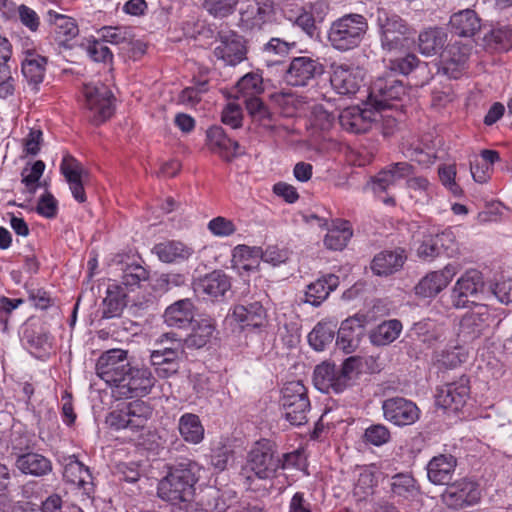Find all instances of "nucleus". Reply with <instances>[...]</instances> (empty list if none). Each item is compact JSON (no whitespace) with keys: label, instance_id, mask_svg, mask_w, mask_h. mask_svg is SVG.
I'll return each instance as SVG.
<instances>
[{"label":"nucleus","instance_id":"obj_1","mask_svg":"<svg viewBox=\"0 0 512 512\" xmlns=\"http://www.w3.org/2000/svg\"><path fill=\"white\" fill-rule=\"evenodd\" d=\"M96 374L113 387L119 398H133L149 394L156 379L148 368L133 367L128 351L109 349L103 352L96 363Z\"/></svg>","mask_w":512,"mask_h":512},{"label":"nucleus","instance_id":"obj_2","mask_svg":"<svg viewBox=\"0 0 512 512\" xmlns=\"http://www.w3.org/2000/svg\"><path fill=\"white\" fill-rule=\"evenodd\" d=\"M198 470L199 467L194 462H181L171 468L158 483V496L172 504L189 501L194 494Z\"/></svg>","mask_w":512,"mask_h":512},{"label":"nucleus","instance_id":"obj_3","mask_svg":"<svg viewBox=\"0 0 512 512\" xmlns=\"http://www.w3.org/2000/svg\"><path fill=\"white\" fill-rule=\"evenodd\" d=\"M367 30L368 22L363 15L345 14L331 23L327 33L328 42L335 50L346 52L361 44Z\"/></svg>","mask_w":512,"mask_h":512},{"label":"nucleus","instance_id":"obj_4","mask_svg":"<svg viewBox=\"0 0 512 512\" xmlns=\"http://www.w3.org/2000/svg\"><path fill=\"white\" fill-rule=\"evenodd\" d=\"M281 406L283 415L290 424L301 426L307 423L310 401L306 387L300 381L287 383L282 389Z\"/></svg>","mask_w":512,"mask_h":512},{"label":"nucleus","instance_id":"obj_5","mask_svg":"<svg viewBox=\"0 0 512 512\" xmlns=\"http://www.w3.org/2000/svg\"><path fill=\"white\" fill-rule=\"evenodd\" d=\"M83 105L89 113V118L95 124H100L109 119L113 112V94L107 85L87 83L83 86Z\"/></svg>","mask_w":512,"mask_h":512},{"label":"nucleus","instance_id":"obj_6","mask_svg":"<svg viewBox=\"0 0 512 512\" xmlns=\"http://www.w3.org/2000/svg\"><path fill=\"white\" fill-rule=\"evenodd\" d=\"M281 466V457L276 455L273 445L267 441L256 442L249 453L244 470L259 479H272Z\"/></svg>","mask_w":512,"mask_h":512},{"label":"nucleus","instance_id":"obj_7","mask_svg":"<svg viewBox=\"0 0 512 512\" xmlns=\"http://www.w3.org/2000/svg\"><path fill=\"white\" fill-rule=\"evenodd\" d=\"M482 489L480 484L464 477L449 484L441 494L442 502L452 509H465L480 503Z\"/></svg>","mask_w":512,"mask_h":512},{"label":"nucleus","instance_id":"obj_8","mask_svg":"<svg viewBox=\"0 0 512 512\" xmlns=\"http://www.w3.org/2000/svg\"><path fill=\"white\" fill-rule=\"evenodd\" d=\"M377 24L381 33L383 49L391 52L406 47L409 28L398 15L389 14L385 10H378Z\"/></svg>","mask_w":512,"mask_h":512},{"label":"nucleus","instance_id":"obj_9","mask_svg":"<svg viewBox=\"0 0 512 512\" xmlns=\"http://www.w3.org/2000/svg\"><path fill=\"white\" fill-rule=\"evenodd\" d=\"M473 307L459 321L457 337L463 343H471L480 338L489 328L491 313L485 304L471 302Z\"/></svg>","mask_w":512,"mask_h":512},{"label":"nucleus","instance_id":"obj_10","mask_svg":"<svg viewBox=\"0 0 512 512\" xmlns=\"http://www.w3.org/2000/svg\"><path fill=\"white\" fill-rule=\"evenodd\" d=\"M406 97L403 83L391 72L378 77L370 87V98L377 109L393 108L391 101H402Z\"/></svg>","mask_w":512,"mask_h":512},{"label":"nucleus","instance_id":"obj_11","mask_svg":"<svg viewBox=\"0 0 512 512\" xmlns=\"http://www.w3.org/2000/svg\"><path fill=\"white\" fill-rule=\"evenodd\" d=\"M484 281L481 272L475 269L466 271L451 289V304L456 309H463L469 306V299L482 292Z\"/></svg>","mask_w":512,"mask_h":512},{"label":"nucleus","instance_id":"obj_12","mask_svg":"<svg viewBox=\"0 0 512 512\" xmlns=\"http://www.w3.org/2000/svg\"><path fill=\"white\" fill-rule=\"evenodd\" d=\"M384 418L396 426L414 424L420 416L417 405L404 397H391L383 401Z\"/></svg>","mask_w":512,"mask_h":512},{"label":"nucleus","instance_id":"obj_13","mask_svg":"<svg viewBox=\"0 0 512 512\" xmlns=\"http://www.w3.org/2000/svg\"><path fill=\"white\" fill-rule=\"evenodd\" d=\"M246 52L245 40L242 36L233 31L219 33L214 56L225 65H238L246 58Z\"/></svg>","mask_w":512,"mask_h":512},{"label":"nucleus","instance_id":"obj_14","mask_svg":"<svg viewBox=\"0 0 512 512\" xmlns=\"http://www.w3.org/2000/svg\"><path fill=\"white\" fill-rule=\"evenodd\" d=\"M322 72L323 66L318 60L308 56H299L291 60L284 74V80L290 86L303 87Z\"/></svg>","mask_w":512,"mask_h":512},{"label":"nucleus","instance_id":"obj_15","mask_svg":"<svg viewBox=\"0 0 512 512\" xmlns=\"http://www.w3.org/2000/svg\"><path fill=\"white\" fill-rule=\"evenodd\" d=\"M364 80V71L349 64L332 65L331 85L341 95L355 94Z\"/></svg>","mask_w":512,"mask_h":512},{"label":"nucleus","instance_id":"obj_16","mask_svg":"<svg viewBox=\"0 0 512 512\" xmlns=\"http://www.w3.org/2000/svg\"><path fill=\"white\" fill-rule=\"evenodd\" d=\"M470 47L460 42L448 44L439 54L440 69L450 78L457 79L466 68Z\"/></svg>","mask_w":512,"mask_h":512},{"label":"nucleus","instance_id":"obj_17","mask_svg":"<svg viewBox=\"0 0 512 512\" xmlns=\"http://www.w3.org/2000/svg\"><path fill=\"white\" fill-rule=\"evenodd\" d=\"M459 270L458 264L449 263L442 270L428 273L415 286L416 295L422 297L436 296L448 286Z\"/></svg>","mask_w":512,"mask_h":512},{"label":"nucleus","instance_id":"obj_18","mask_svg":"<svg viewBox=\"0 0 512 512\" xmlns=\"http://www.w3.org/2000/svg\"><path fill=\"white\" fill-rule=\"evenodd\" d=\"M232 317L242 329L262 328L268 321L267 310L260 300H242L233 307Z\"/></svg>","mask_w":512,"mask_h":512},{"label":"nucleus","instance_id":"obj_19","mask_svg":"<svg viewBox=\"0 0 512 512\" xmlns=\"http://www.w3.org/2000/svg\"><path fill=\"white\" fill-rule=\"evenodd\" d=\"M414 167L408 162L392 163L375 175L369 185L376 195H381L393 187L397 181L411 176Z\"/></svg>","mask_w":512,"mask_h":512},{"label":"nucleus","instance_id":"obj_20","mask_svg":"<svg viewBox=\"0 0 512 512\" xmlns=\"http://www.w3.org/2000/svg\"><path fill=\"white\" fill-rule=\"evenodd\" d=\"M378 112L371 109L349 107L339 115V123L347 132L359 134L369 131L377 121Z\"/></svg>","mask_w":512,"mask_h":512},{"label":"nucleus","instance_id":"obj_21","mask_svg":"<svg viewBox=\"0 0 512 512\" xmlns=\"http://www.w3.org/2000/svg\"><path fill=\"white\" fill-rule=\"evenodd\" d=\"M407 257L406 250L401 247L383 250L373 257L370 268L374 275L387 277L400 271Z\"/></svg>","mask_w":512,"mask_h":512},{"label":"nucleus","instance_id":"obj_22","mask_svg":"<svg viewBox=\"0 0 512 512\" xmlns=\"http://www.w3.org/2000/svg\"><path fill=\"white\" fill-rule=\"evenodd\" d=\"M469 380L461 377L459 380L447 383L437 390L436 402L439 406L447 409L458 410L469 397Z\"/></svg>","mask_w":512,"mask_h":512},{"label":"nucleus","instance_id":"obj_23","mask_svg":"<svg viewBox=\"0 0 512 512\" xmlns=\"http://www.w3.org/2000/svg\"><path fill=\"white\" fill-rule=\"evenodd\" d=\"M61 172L69 184L74 199L80 203L86 201L84 182L88 172L83 165L72 156H65L61 163Z\"/></svg>","mask_w":512,"mask_h":512},{"label":"nucleus","instance_id":"obj_24","mask_svg":"<svg viewBox=\"0 0 512 512\" xmlns=\"http://www.w3.org/2000/svg\"><path fill=\"white\" fill-rule=\"evenodd\" d=\"M457 467V458L451 454L434 456L427 464L428 480L434 485H449Z\"/></svg>","mask_w":512,"mask_h":512},{"label":"nucleus","instance_id":"obj_25","mask_svg":"<svg viewBox=\"0 0 512 512\" xmlns=\"http://www.w3.org/2000/svg\"><path fill=\"white\" fill-rule=\"evenodd\" d=\"M338 367L329 362L316 366L313 375L315 387L323 393H340L345 390L343 378L340 377Z\"/></svg>","mask_w":512,"mask_h":512},{"label":"nucleus","instance_id":"obj_26","mask_svg":"<svg viewBox=\"0 0 512 512\" xmlns=\"http://www.w3.org/2000/svg\"><path fill=\"white\" fill-rule=\"evenodd\" d=\"M152 252L161 262L178 264L189 260L194 254V248L182 241L167 240L154 245Z\"/></svg>","mask_w":512,"mask_h":512},{"label":"nucleus","instance_id":"obj_27","mask_svg":"<svg viewBox=\"0 0 512 512\" xmlns=\"http://www.w3.org/2000/svg\"><path fill=\"white\" fill-rule=\"evenodd\" d=\"M273 14L271 0H252L245 9L240 10V21L249 29L261 28Z\"/></svg>","mask_w":512,"mask_h":512},{"label":"nucleus","instance_id":"obj_28","mask_svg":"<svg viewBox=\"0 0 512 512\" xmlns=\"http://www.w3.org/2000/svg\"><path fill=\"white\" fill-rule=\"evenodd\" d=\"M15 467L25 475L43 477L52 471V462L44 455L31 451L18 455Z\"/></svg>","mask_w":512,"mask_h":512},{"label":"nucleus","instance_id":"obj_29","mask_svg":"<svg viewBox=\"0 0 512 512\" xmlns=\"http://www.w3.org/2000/svg\"><path fill=\"white\" fill-rule=\"evenodd\" d=\"M339 285V278L334 274H327L307 285L304 302L312 306H320Z\"/></svg>","mask_w":512,"mask_h":512},{"label":"nucleus","instance_id":"obj_30","mask_svg":"<svg viewBox=\"0 0 512 512\" xmlns=\"http://www.w3.org/2000/svg\"><path fill=\"white\" fill-rule=\"evenodd\" d=\"M448 34L441 27H429L419 33L418 48L422 55L433 56L444 49Z\"/></svg>","mask_w":512,"mask_h":512},{"label":"nucleus","instance_id":"obj_31","mask_svg":"<svg viewBox=\"0 0 512 512\" xmlns=\"http://www.w3.org/2000/svg\"><path fill=\"white\" fill-rule=\"evenodd\" d=\"M194 318V305L190 299L178 300L164 312V321L170 327L183 328Z\"/></svg>","mask_w":512,"mask_h":512},{"label":"nucleus","instance_id":"obj_32","mask_svg":"<svg viewBox=\"0 0 512 512\" xmlns=\"http://www.w3.org/2000/svg\"><path fill=\"white\" fill-rule=\"evenodd\" d=\"M450 26L455 34L472 37L480 30L481 23L474 10L464 9L450 17Z\"/></svg>","mask_w":512,"mask_h":512},{"label":"nucleus","instance_id":"obj_33","mask_svg":"<svg viewBox=\"0 0 512 512\" xmlns=\"http://www.w3.org/2000/svg\"><path fill=\"white\" fill-rule=\"evenodd\" d=\"M230 287L229 277L221 271L211 272L201 279L197 285L199 291L212 299L224 296Z\"/></svg>","mask_w":512,"mask_h":512},{"label":"nucleus","instance_id":"obj_34","mask_svg":"<svg viewBox=\"0 0 512 512\" xmlns=\"http://www.w3.org/2000/svg\"><path fill=\"white\" fill-rule=\"evenodd\" d=\"M353 235L351 225L348 221H333L330 227H327V234L324 238V245L330 250H342Z\"/></svg>","mask_w":512,"mask_h":512},{"label":"nucleus","instance_id":"obj_35","mask_svg":"<svg viewBox=\"0 0 512 512\" xmlns=\"http://www.w3.org/2000/svg\"><path fill=\"white\" fill-rule=\"evenodd\" d=\"M178 430L184 441L198 444L204 439V427L198 415L183 414L178 421Z\"/></svg>","mask_w":512,"mask_h":512},{"label":"nucleus","instance_id":"obj_36","mask_svg":"<svg viewBox=\"0 0 512 512\" xmlns=\"http://www.w3.org/2000/svg\"><path fill=\"white\" fill-rule=\"evenodd\" d=\"M63 477L66 482L85 488L91 481L89 469L75 455L65 458Z\"/></svg>","mask_w":512,"mask_h":512},{"label":"nucleus","instance_id":"obj_37","mask_svg":"<svg viewBox=\"0 0 512 512\" xmlns=\"http://www.w3.org/2000/svg\"><path fill=\"white\" fill-rule=\"evenodd\" d=\"M125 297L124 290L118 284H109L106 296L103 299V318L109 319L119 316L126 306Z\"/></svg>","mask_w":512,"mask_h":512},{"label":"nucleus","instance_id":"obj_38","mask_svg":"<svg viewBox=\"0 0 512 512\" xmlns=\"http://www.w3.org/2000/svg\"><path fill=\"white\" fill-rule=\"evenodd\" d=\"M410 331L412 335L416 336L421 342L429 346L441 341L444 337L443 325L430 319L414 323Z\"/></svg>","mask_w":512,"mask_h":512},{"label":"nucleus","instance_id":"obj_39","mask_svg":"<svg viewBox=\"0 0 512 512\" xmlns=\"http://www.w3.org/2000/svg\"><path fill=\"white\" fill-rule=\"evenodd\" d=\"M363 322L358 317L348 318L341 323L338 330V341L340 347L348 352L356 347L358 337L362 333Z\"/></svg>","mask_w":512,"mask_h":512},{"label":"nucleus","instance_id":"obj_40","mask_svg":"<svg viewBox=\"0 0 512 512\" xmlns=\"http://www.w3.org/2000/svg\"><path fill=\"white\" fill-rule=\"evenodd\" d=\"M46 59L34 51L27 50L22 60V73L28 82L37 85L43 81Z\"/></svg>","mask_w":512,"mask_h":512},{"label":"nucleus","instance_id":"obj_41","mask_svg":"<svg viewBox=\"0 0 512 512\" xmlns=\"http://www.w3.org/2000/svg\"><path fill=\"white\" fill-rule=\"evenodd\" d=\"M174 336V333H166L162 335V338L172 340L173 346L152 351L150 355L152 365L179 363L183 354V349L181 348L180 342L174 339ZM161 342H163V339H161Z\"/></svg>","mask_w":512,"mask_h":512},{"label":"nucleus","instance_id":"obj_42","mask_svg":"<svg viewBox=\"0 0 512 512\" xmlns=\"http://www.w3.org/2000/svg\"><path fill=\"white\" fill-rule=\"evenodd\" d=\"M402 330V324L397 319L384 321L371 333L370 339L374 345L385 346L396 340Z\"/></svg>","mask_w":512,"mask_h":512},{"label":"nucleus","instance_id":"obj_43","mask_svg":"<svg viewBox=\"0 0 512 512\" xmlns=\"http://www.w3.org/2000/svg\"><path fill=\"white\" fill-rule=\"evenodd\" d=\"M207 140L210 149L221 155H224L227 152L236 151L239 147L238 142L228 138L224 133V130L219 126L211 127L207 131Z\"/></svg>","mask_w":512,"mask_h":512},{"label":"nucleus","instance_id":"obj_44","mask_svg":"<svg viewBox=\"0 0 512 512\" xmlns=\"http://www.w3.org/2000/svg\"><path fill=\"white\" fill-rule=\"evenodd\" d=\"M263 91L262 77L257 73H248L237 82L235 98L240 100L249 96H259Z\"/></svg>","mask_w":512,"mask_h":512},{"label":"nucleus","instance_id":"obj_45","mask_svg":"<svg viewBox=\"0 0 512 512\" xmlns=\"http://www.w3.org/2000/svg\"><path fill=\"white\" fill-rule=\"evenodd\" d=\"M407 187L410 190L411 198L422 205L428 204L434 194L433 185L422 176L409 178L407 180Z\"/></svg>","mask_w":512,"mask_h":512},{"label":"nucleus","instance_id":"obj_46","mask_svg":"<svg viewBox=\"0 0 512 512\" xmlns=\"http://www.w3.org/2000/svg\"><path fill=\"white\" fill-rule=\"evenodd\" d=\"M52 23L54 25L56 40L59 43H66L75 38L79 33L78 26L71 17L56 14Z\"/></svg>","mask_w":512,"mask_h":512},{"label":"nucleus","instance_id":"obj_47","mask_svg":"<svg viewBox=\"0 0 512 512\" xmlns=\"http://www.w3.org/2000/svg\"><path fill=\"white\" fill-rule=\"evenodd\" d=\"M391 492L397 497L408 499L418 494L415 479L404 473H399L391 478L390 482Z\"/></svg>","mask_w":512,"mask_h":512},{"label":"nucleus","instance_id":"obj_48","mask_svg":"<svg viewBox=\"0 0 512 512\" xmlns=\"http://www.w3.org/2000/svg\"><path fill=\"white\" fill-rule=\"evenodd\" d=\"M213 332L214 326L208 320H202L185 338L184 344L188 348H202L210 341Z\"/></svg>","mask_w":512,"mask_h":512},{"label":"nucleus","instance_id":"obj_49","mask_svg":"<svg viewBox=\"0 0 512 512\" xmlns=\"http://www.w3.org/2000/svg\"><path fill=\"white\" fill-rule=\"evenodd\" d=\"M125 409L131 420L132 430L143 428L153 413L152 408L141 400L130 402Z\"/></svg>","mask_w":512,"mask_h":512},{"label":"nucleus","instance_id":"obj_50","mask_svg":"<svg viewBox=\"0 0 512 512\" xmlns=\"http://www.w3.org/2000/svg\"><path fill=\"white\" fill-rule=\"evenodd\" d=\"M334 338V327L327 323H318L308 334V342L316 351H322L332 343Z\"/></svg>","mask_w":512,"mask_h":512},{"label":"nucleus","instance_id":"obj_51","mask_svg":"<svg viewBox=\"0 0 512 512\" xmlns=\"http://www.w3.org/2000/svg\"><path fill=\"white\" fill-rule=\"evenodd\" d=\"M233 259L241 268L250 271L259 265L260 248H251L246 245H239L234 249Z\"/></svg>","mask_w":512,"mask_h":512},{"label":"nucleus","instance_id":"obj_52","mask_svg":"<svg viewBox=\"0 0 512 512\" xmlns=\"http://www.w3.org/2000/svg\"><path fill=\"white\" fill-rule=\"evenodd\" d=\"M240 0H203L202 7L215 18H226L233 14Z\"/></svg>","mask_w":512,"mask_h":512},{"label":"nucleus","instance_id":"obj_53","mask_svg":"<svg viewBox=\"0 0 512 512\" xmlns=\"http://www.w3.org/2000/svg\"><path fill=\"white\" fill-rule=\"evenodd\" d=\"M420 64V60L415 54H407L403 57L390 59L388 68L390 72L399 73L401 75H408Z\"/></svg>","mask_w":512,"mask_h":512},{"label":"nucleus","instance_id":"obj_54","mask_svg":"<svg viewBox=\"0 0 512 512\" xmlns=\"http://www.w3.org/2000/svg\"><path fill=\"white\" fill-rule=\"evenodd\" d=\"M417 256L422 260H432L441 254L436 234L424 235L416 249Z\"/></svg>","mask_w":512,"mask_h":512},{"label":"nucleus","instance_id":"obj_55","mask_svg":"<svg viewBox=\"0 0 512 512\" xmlns=\"http://www.w3.org/2000/svg\"><path fill=\"white\" fill-rule=\"evenodd\" d=\"M440 252L446 254L448 257H454L459 253V247L456 240V235L451 228H447L441 233L436 234Z\"/></svg>","mask_w":512,"mask_h":512},{"label":"nucleus","instance_id":"obj_56","mask_svg":"<svg viewBox=\"0 0 512 512\" xmlns=\"http://www.w3.org/2000/svg\"><path fill=\"white\" fill-rule=\"evenodd\" d=\"M362 366V360L360 357L351 356L347 358L341 367H338L340 372V377L343 378L344 388L350 386L352 380L358 375L360 372V368Z\"/></svg>","mask_w":512,"mask_h":512},{"label":"nucleus","instance_id":"obj_57","mask_svg":"<svg viewBox=\"0 0 512 512\" xmlns=\"http://www.w3.org/2000/svg\"><path fill=\"white\" fill-rule=\"evenodd\" d=\"M364 438L366 442L374 446H381L389 442L391 434L385 425L374 424L366 428Z\"/></svg>","mask_w":512,"mask_h":512},{"label":"nucleus","instance_id":"obj_58","mask_svg":"<svg viewBox=\"0 0 512 512\" xmlns=\"http://www.w3.org/2000/svg\"><path fill=\"white\" fill-rule=\"evenodd\" d=\"M11 450L16 457L32 451V438L22 430H14L11 435Z\"/></svg>","mask_w":512,"mask_h":512},{"label":"nucleus","instance_id":"obj_59","mask_svg":"<svg viewBox=\"0 0 512 512\" xmlns=\"http://www.w3.org/2000/svg\"><path fill=\"white\" fill-rule=\"evenodd\" d=\"M148 271L140 265H129L122 275V284L127 287L138 286L140 282L148 279Z\"/></svg>","mask_w":512,"mask_h":512},{"label":"nucleus","instance_id":"obj_60","mask_svg":"<svg viewBox=\"0 0 512 512\" xmlns=\"http://www.w3.org/2000/svg\"><path fill=\"white\" fill-rule=\"evenodd\" d=\"M209 231L217 237H228L236 232L234 222L222 216L213 218L208 223Z\"/></svg>","mask_w":512,"mask_h":512},{"label":"nucleus","instance_id":"obj_61","mask_svg":"<svg viewBox=\"0 0 512 512\" xmlns=\"http://www.w3.org/2000/svg\"><path fill=\"white\" fill-rule=\"evenodd\" d=\"M206 91V82H202L198 86L187 87L180 92L178 101L186 106H195L201 100V95Z\"/></svg>","mask_w":512,"mask_h":512},{"label":"nucleus","instance_id":"obj_62","mask_svg":"<svg viewBox=\"0 0 512 512\" xmlns=\"http://www.w3.org/2000/svg\"><path fill=\"white\" fill-rule=\"evenodd\" d=\"M17 15L26 28H28L31 32H36L40 26V17L35 10L32 8L21 4L17 7Z\"/></svg>","mask_w":512,"mask_h":512},{"label":"nucleus","instance_id":"obj_63","mask_svg":"<svg viewBox=\"0 0 512 512\" xmlns=\"http://www.w3.org/2000/svg\"><path fill=\"white\" fill-rule=\"evenodd\" d=\"M290 252L278 246H268L265 251L260 249V258L273 266L285 263L289 259Z\"/></svg>","mask_w":512,"mask_h":512},{"label":"nucleus","instance_id":"obj_64","mask_svg":"<svg viewBox=\"0 0 512 512\" xmlns=\"http://www.w3.org/2000/svg\"><path fill=\"white\" fill-rule=\"evenodd\" d=\"M87 53L96 62L111 61L113 54L103 41L94 40L87 46Z\"/></svg>","mask_w":512,"mask_h":512}]
</instances>
